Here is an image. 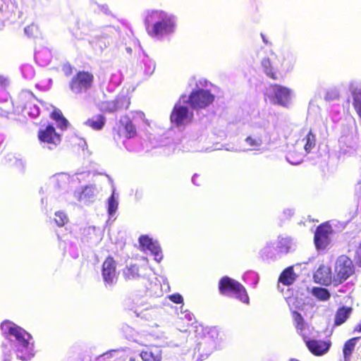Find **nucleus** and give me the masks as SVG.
Wrapping results in <instances>:
<instances>
[{
    "mask_svg": "<svg viewBox=\"0 0 361 361\" xmlns=\"http://www.w3.org/2000/svg\"><path fill=\"white\" fill-rule=\"evenodd\" d=\"M146 30L151 37L170 34L174 30V23L171 17L162 11H152L145 16Z\"/></svg>",
    "mask_w": 361,
    "mask_h": 361,
    "instance_id": "nucleus-1",
    "label": "nucleus"
},
{
    "mask_svg": "<svg viewBox=\"0 0 361 361\" xmlns=\"http://www.w3.org/2000/svg\"><path fill=\"white\" fill-rule=\"evenodd\" d=\"M334 286H338L355 273V267L352 259L347 255H342L337 257L334 266Z\"/></svg>",
    "mask_w": 361,
    "mask_h": 361,
    "instance_id": "nucleus-2",
    "label": "nucleus"
},
{
    "mask_svg": "<svg viewBox=\"0 0 361 361\" xmlns=\"http://www.w3.org/2000/svg\"><path fill=\"white\" fill-rule=\"evenodd\" d=\"M219 290L224 295L233 294L243 303L248 304L249 296L245 287L238 281L228 277H222L219 282Z\"/></svg>",
    "mask_w": 361,
    "mask_h": 361,
    "instance_id": "nucleus-3",
    "label": "nucleus"
},
{
    "mask_svg": "<svg viewBox=\"0 0 361 361\" xmlns=\"http://www.w3.org/2000/svg\"><path fill=\"white\" fill-rule=\"evenodd\" d=\"M94 81V76L92 72L80 70L71 79L69 88L74 94H81L93 87Z\"/></svg>",
    "mask_w": 361,
    "mask_h": 361,
    "instance_id": "nucleus-4",
    "label": "nucleus"
},
{
    "mask_svg": "<svg viewBox=\"0 0 361 361\" xmlns=\"http://www.w3.org/2000/svg\"><path fill=\"white\" fill-rule=\"evenodd\" d=\"M193 120V113L186 105L178 101L173 106L170 114V121L176 127L188 125Z\"/></svg>",
    "mask_w": 361,
    "mask_h": 361,
    "instance_id": "nucleus-5",
    "label": "nucleus"
},
{
    "mask_svg": "<svg viewBox=\"0 0 361 361\" xmlns=\"http://www.w3.org/2000/svg\"><path fill=\"white\" fill-rule=\"evenodd\" d=\"M214 101V95L209 90L197 89L190 94L188 102L193 109H205Z\"/></svg>",
    "mask_w": 361,
    "mask_h": 361,
    "instance_id": "nucleus-6",
    "label": "nucleus"
},
{
    "mask_svg": "<svg viewBox=\"0 0 361 361\" xmlns=\"http://www.w3.org/2000/svg\"><path fill=\"white\" fill-rule=\"evenodd\" d=\"M270 92L268 94L269 98L274 104L287 106L290 100L291 90L279 84L274 83L269 85Z\"/></svg>",
    "mask_w": 361,
    "mask_h": 361,
    "instance_id": "nucleus-7",
    "label": "nucleus"
},
{
    "mask_svg": "<svg viewBox=\"0 0 361 361\" xmlns=\"http://www.w3.org/2000/svg\"><path fill=\"white\" fill-rule=\"evenodd\" d=\"M37 137L40 142L47 143L50 150L56 148L61 142L60 134L56 133L52 125H48L45 128L39 130L37 133Z\"/></svg>",
    "mask_w": 361,
    "mask_h": 361,
    "instance_id": "nucleus-8",
    "label": "nucleus"
},
{
    "mask_svg": "<svg viewBox=\"0 0 361 361\" xmlns=\"http://www.w3.org/2000/svg\"><path fill=\"white\" fill-rule=\"evenodd\" d=\"M333 233L329 222L319 224L314 232V243L317 250H324L330 243V235Z\"/></svg>",
    "mask_w": 361,
    "mask_h": 361,
    "instance_id": "nucleus-9",
    "label": "nucleus"
},
{
    "mask_svg": "<svg viewBox=\"0 0 361 361\" xmlns=\"http://www.w3.org/2000/svg\"><path fill=\"white\" fill-rule=\"evenodd\" d=\"M303 339L309 351L315 356L326 354L331 346L330 340L309 339L307 336H304Z\"/></svg>",
    "mask_w": 361,
    "mask_h": 361,
    "instance_id": "nucleus-10",
    "label": "nucleus"
},
{
    "mask_svg": "<svg viewBox=\"0 0 361 361\" xmlns=\"http://www.w3.org/2000/svg\"><path fill=\"white\" fill-rule=\"evenodd\" d=\"M124 119L120 120L117 127L114 129V136L118 139L122 137L133 138L137 134L135 126L128 116H124Z\"/></svg>",
    "mask_w": 361,
    "mask_h": 361,
    "instance_id": "nucleus-11",
    "label": "nucleus"
},
{
    "mask_svg": "<svg viewBox=\"0 0 361 361\" xmlns=\"http://www.w3.org/2000/svg\"><path fill=\"white\" fill-rule=\"evenodd\" d=\"M130 104V99L128 95L118 94L114 99L104 103V111L109 113L127 110Z\"/></svg>",
    "mask_w": 361,
    "mask_h": 361,
    "instance_id": "nucleus-12",
    "label": "nucleus"
},
{
    "mask_svg": "<svg viewBox=\"0 0 361 361\" xmlns=\"http://www.w3.org/2000/svg\"><path fill=\"white\" fill-rule=\"evenodd\" d=\"M102 275L104 281L109 285H112L116 281V262L113 257L108 256L104 261Z\"/></svg>",
    "mask_w": 361,
    "mask_h": 361,
    "instance_id": "nucleus-13",
    "label": "nucleus"
},
{
    "mask_svg": "<svg viewBox=\"0 0 361 361\" xmlns=\"http://www.w3.org/2000/svg\"><path fill=\"white\" fill-rule=\"evenodd\" d=\"M314 278L315 281L320 284L334 286V273H332L331 267L328 265L321 264L317 269Z\"/></svg>",
    "mask_w": 361,
    "mask_h": 361,
    "instance_id": "nucleus-14",
    "label": "nucleus"
},
{
    "mask_svg": "<svg viewBox=\"0 0 361 361\" xmlns=\"http://www.w3.org/2000/svg\"><path fill=\"white\" fill-rule=\"evenodd\" d=\"M262 69L266 75L274 80H278L283 78V75L274 68L269 58H264L261 62Z\"/></svg>",
    "mask_w": 361,
    "mask_h": 361,
    "instance_id": "nucleus-15",
    "label": "nucleus"
},
{
    "mask_svg": "<svg viewBox=\"0 0 361 361\" xmlns=\"http://www.w3.org/2000/svg\"><path fill=\"white\" fill-rule=\"evenodd\" d=\"M271 55L274 56L275 59L278 61L281 67L286 72L293 70L295 63V59L293 55L283 54L281 56H277L273 51H271Z\"/></svg>",
    "mask_w": 361,
    "mask_h": 361,
    "instance_id": "nucleus-16",
    "label": "nucleus"
},
{
    "mask_svg": "<svg viewBox=\"0 0 361 361\" xmlns=\"http://www.w3.org/2000/svg\"><path fill=\"white\" fill-rule=\"evenodd\" d=\"M295 279L296 275L294 273L293 268L292 267L286 268L281 273L279 277V281L286 286L292 285Z\"/></svg>",
    "mask_w": 361,
    "mask_h": 361,
    "instance_id": "nucleus-17",
    "label": "nucleus"
},
{
    "mask_svg": "<svg viewBox=\"0 0 361 361\" xmlns=\"http://www.w3.org/2000/svg\"><path fill=\"white\" fill-rule=\"evenodd\" d=\"M353 308L350 307H339L335 314L334 325L340 326L343 324L350 317Z\"/></svg>",
    "mask_w": 361,
    "mask_h": 361,
    "instance_id": "nucleus-18",
    "label": "nucleus"
},
{
    "mask_svg": "<svg viewBox=\"0 0 361 361\" xmlns=\"http://www.w3.org/2000/svg\"><path fill=\"white\" fill-rule=\"evenodd\" d=\"M140 356L143 361H162V352L158 348L142 350Z\"/></svg>",
    "mask_w": 361,
    "mask_h": 361,
    "instance_id": "nucleus-19",
    "label": "nucleus"
},
{
    "mask_svg": "<svg viewBox=\"0 0 361 361\" xmlns=\"http://www.w3.org/2000/svg\"><path fill=\"white\" fill-rule=\"evenodd\" d=\"M106 123V118L102 114H98L88 118L85 125L93 130H99L103 128Z\"/></svg>",
    "mask_w": 361,
    "mask_h": 361,
    "instance_id": "nucleus-20",
    "label": "nucleus"
},
{
    "mask_svg": "<svg viewBox=\"0 0 361 361\" xmlns=\"http://www.w3.org/2000/svg\"><path fill=\"white\" fill-rule=\"evenodd\" d=\"M359 337H353L346 341L343 347V358L345 361H349L355 350Z\"/></svg>",
    "mask_w": 361,
    "mask_h": 361,
    "instance_id": "nucleus-21",
    "label": "nucleus"
},
{
    "mask_svg": "<svg viewBox=\"0 0 361 361\" xmlns=\"http://www.w3.org/2000/svg\"><path fill=\"white\" fill-rule=\"evenodd\" d=\"M291 314L297 332L304 338V336L306 335L303 333V331L306 324L302 316L297 311H293Z\"/></svg>",
    "mask_w": 361,
    "mask_h": 361,
    "instance_id": "nucleus-22",
    "label": "nucleus"
},
{
    "mask_svg": "<svg viewBox=\"0 0 361 361\" xmlns=\"http://www.w3.org/2000/svg\"><path fill=\"white\" fill-rule=\"evenodd\" d=\"M140 267L137 264H128L123 270V274L126 279L132 280L140 276Z\"/></svg>",
    "mask_w": 361,
    "mask_h": 361,
    "instance_id": "nucleus-23",
    "label": "nucleus"
},
{
    "mask_svg": "<svg viewBox=\"0 0 361 361\" xmlns=\"http://www.w3.org/2000/svg\"><path fill=\"white\" fill-rule=\"evenodd\" d=\"M51 118L57 123L58 127L61 130H65L68 128V121L59 109H54L51 113Z\"/></svg>",
    "mask_w": 361,
    "mask_h": 361,
    "instance_id": "nucleus-24",
    "label": "nucleus"
},
{
    "mask_svg": "<svg viewBox=\"0 0 361 361\" xmlns=\"http://www.w3.org/2000/svg\"><path fill=\"white\" fill-rule=\"evenodd\" d=\"M302 142H303L305 152L310 153L316 145V136L312 133V130L308 131L306 136L302 140Z\"/></svg>",
    "mask_w": 361,
    "mask_h": 361,
    "instance_id": "nucleus-25",
    "label": "nucleus"
},
{
    "mask_svg": "<svg viewBox=\"0 0 361 361\" xmlns=\"http://www.w3.org/2000/svg\"><path fill=\"white\" fill-rule=\"evenodd\" d=\"M25 331H24L22 328L18 326L15 331L13 333L12 336H13L18 341V343L24 348H27L29 345V341L25 338L26 335Z\"/></svg>",
    "mask_w": 361,
    "mask_h": 361,
    "instance_id": "nucleus-26",
    "label": "nucleus"
},
{
    "mask_svg": "<svg viewBox=\"0 0 361 361\" xmlns=\"http://www.w3.org/2000/svg\"><path fill=\"white\" fill-rule=\"evenodd\" d=\"M312 294L319 300L326 301L331 298L329 290L322 287H314L312 290Z\"/></svg>",
    "mask_w": 361,
    "mask_h": 361,
    "instance_id": "nucleus-27",
    "label": "nucleus"
},
{
    "mask_svg": "<svg viewBox=\"0 0 361 361\" xmlns=\"http://www.w3.org/2000/svg\"><path fill=\"white\" fill-rule=\"evenodd\" d=\"M146 250H149L152 255H154V259L157 262H160L162 258V252L160 246L157 242L153 241L149 247L146 248Z\"/></svg>",
    "mask_w": 361,
    "mask_h": 361,
    "instance_id": "nucleus-28",
    "label": "nucleus"
},
{
    "mask_svg": "<svg viewBox=\"0 0 361 361\" xmlns=\"http://www.w3.org/2000/svg\"><path fill=\"white\" fill-rule=\"evenodd\" d=\"M353 107L357 115L361 118V89H355L353 92Z\"/></svg>",
    "mask_w": 361,
    "mask_h": 361,
    "instance_id": "nucleus-29",
    "label": "nucleus"
},
{
    "mask_svg": "<svg viewBox=\"0 0 361 361\" xmlns=\"http://www.w3.org/2000/svg\"><path fill=\"white\" fill-rule=\"evenodd\" d=\"M18 327L14 323L9 320H5L1 324V329L6 334L12 335L15 330Z\"/></svg>",
    "mask_w": 361,
    "mask_h": 361,
    "instance_id": "nucleus-30",
    "label": "nucleus"
},
{
    "mask_svg": "<svg viewBox=\"0 0 361 361\" xmlns=\"http://www.w3.org/2000/svg\"><path fill=\"white\" fill-rule=\"evenodd\" d=\"M245 142L253 149H257L262 144V140L260 137L252 135L246 137Z\"/></svg>",
    "mask_w": 361,
    "mask_h": 361,
    "instance_id": "nucleus-31",
    "label": "nucleus"
},
{
    "mask_svg": "<svg viewBox=\"0 0 361 361\" xmlns=\"http://www.w3.org/2000/svg\"><path fill=\"white\" fill-rule=\"evenodd\" d=\"M68 218L64 212H56L55 213L54 221L58 226L62 227V226H65V224L68 222Z\"/></svg>",
    "mask_w": 361,
    "mask_h": 361,
    "instance_id": "nucleus-32",
    "label": "nucleus"
},
{
    "mask_svg": "<svg viewBox=\"0 0 361 361\" xmlns=\"http://www.w3.org/2000/svg\"><path fill=\"white\" fill-rule=\"evenodd\" d=\"M118 208V202L112 195L108 200V212L110 215L114 214Z\"/></svg>",
    "mask_w": 361,
    "mask_h": 361,
    "instance_id": "nucleus-33",
    "label": "nucleus"
},
{
    "mask_svg": "<svg viewBox=\"0 0 361 361\" xmlns=\"http://www.w3.org/2000/svg\"><path fill=\"white\" fill-rule=\"evenodd\" d=\"M153 240L147 235H141L139 238L140 245L142 250H146V248L150 245Z\"/></svg>",
    "mask_w": 361,
    "mask_h": 361,
    "instance_id": "nucleus-34",
    "label": "nucleus"
},
{
    "mask_svg": "<svg viewBox=\"0 0 361 361\" xmlns=\"http://www.w3.org/2000/svg\"><path fill=\"white\" fill-rule=\"evenodd\" d=\"M354 259H355L356 264L359 267H361V242L360 243L358 247H357V249L355 250Z\"/></svg>",
    "mask_w": 361,
    "mask_h": 361,
    "instance_id": "nucleus-35",
    "label": "nucleus"
},
{
    "mask_svg": "<svg viewBox=\"0 0 361 361\" xmlns=\"http://www.w3.org/2000/svg\"><path fill=\"white\" fill-rule=\"evenodd\" d=\"M169 299L176 304H181L183 302L182 295L179 293H174L169 296Z\"/></svg>",
    "mask_w": 361,
    "mask_h": 361,
    "instance_id": "nucleus-36",
    "label": "nucleus"
},
{
    "mask_svg": "<svg viewBox=\"0 0 361 361\" xmlns=\"http://www.w3.org/2000/svg\"><path fill=\"white\" fill-rule=\"evenodd\" d=\"M34 28L35 27L33 25H27L25 27V32L28 36H32L34 35Z\"/></svg>",
    "mask_w": 361,
    "mask_h": 361,
    "instance_id": "nucleus-37",
    "label": "nucleus"
},
{
    "mask_svg": "<svg viewBox=\"0 0 361 361\" xmlns=\"http://www.w3.org/2000/svg\"><path fill=\"white\" fill-rule=\"evenodd\" d=\"M90 192H92V189L90 188H89V187H85L84 188V190H82V192H81V194H80V199L85 198L87 195Z\"/></svg>",
    "mask_w": 361,
    "mask_h": 361,
    "instance_id": "nucleus-38",
    "label": "nucleus"
},
{
    "mask_svg": "<svg viewBox=\"0 0 361 361\" xmlns=\"http://www.w3.org/2000/svg\"><path fill=\"white\" fill-rule=\"evenodd\" d=\"M261 37H262V38L263 42H264L265 44H268V43H269V42H268L267 39L266 38V37H265V35H264V34H262H262H261Z\"/></svg>",
    "mask_w": 361,
    "mask_h": 361,
    "instance_id": "nucleus-39",
    "label": "nucleus"
},
{
    "mask_svg": "<svg viewBox=\"0 0 361 361\" xmlns=\"http://www.w3.org/2000/svg\"><path fill=\"white\" fill-rule=\"evenodd\" d=\"M72 72V68L68 66V73H66V75H68Z\"/></svg>",
    "mask_w": 361,
    "mask_h": 361,
    "instance_id": "nucleus-40",
    "label": "nucleus"
},
{
    "mask_svg": "<svg viewBox=\"0 0 361 361\" xmlns=\"http://www.w3.org/2000/svg\"><path fill=\"white\" fill-rule=\"evenodd\" d=\"M289 361H299V360L297 359H295V358H292Z\"/></svg>",
    "mask_w": 361,
    "mask_h": 361,
    "instance_id": "nucleus-41",
    "label": "nucleus"
},
{
    "mask_svg": "<svg viewBox=\"0 0 361 361\" xmlns=\"http://www.w3.org/2000/svg\"><path fill=\"white\" fill-rule=\"evenodd\" d=\"M292 155L291 152H289L288 156L290 157Z\"/></svg>",
    "mask_w": 361,
    "mask_h": 361,
    "instance_id": "nucleus-42",
    "label": "nucleus"
}]
</instances>
